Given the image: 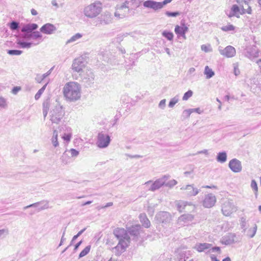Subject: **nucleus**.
<instances>
[{
	"label": "nucleus",
	"instance_id": "1",
	"mask_svg": "<svg viewBox=\"0 0 261 261\" xmlns=\"http://www.w3.org/2000/svg\"><path fill=\"white\" fill-rule=\"evenodd\" d=\"M81 88L76 82H70L66 83L63 88V94L66 99L74 101L79 99L81 96Z\"/></svg>",
	"mask_w": 261,
	"mask_h": 261
},
{
	"label": "nucleus",
	"instance_id": "2",
	"mask_svg": "<svg viewBox=\"0 0 261 261\" xmlns=\"http://www.w3.org/2000/svg\"><path fill=\"white\" fill-rule=\"evenodd\" d=\"M141 1L140 0H125V2L117 6L115 16L122 18L127 15L130 9H133L139 7Z\"/></svg>",
	"mask_w": 261,
	"mask_h": 261
},
{
	"label": "nucleus",
	"instance_id": "3",
	"mask_svg": "<svg viewBox=\"0 0 261 261\" xmlns=\"http://www.w3.org/2000/svg\"><path fill=\"white\" fill-rule=\"evenodd\" d=\"M102 10V4L99 1L86 5L84 7L83 13L88 18L92 19L98 16Z\"/></svg>",
	"mask_w": 261,
	"mask_h": 261
},
{
	"label": "nucleus",
	"instance_id": "4",
	"mask_svg": "<svg viewBox=\"0 0 261 261\" xmlns=\"http://www.w3.org/2000/svg\"><path fill=\"white\" fill-rule=\"evenodd\" d=\"M64 115L62 107L57 102L50 111L49 119L53 123L58 124L61 121Z\"/></svg>",
	"mask_w": 261,
	"mask_h": 261
},
{
	"label": "nucleus",
	"instance_id": "5",
	"mask_svg": "<svg viewBox=\"0 0 261 261\" xmlns=\"http://www.w3.org/2000/svg\"><path fill=\"white\" fill-rule=\"evenodd\" d=\"M237 210L232 200L229 199H223L221 205V211L225 216H229Z\"/></svg>",
	"mask_w": 261,
	"mask_h": 261
},
{
	"label": "nucleus",
	"instance_id": "6",
	"mask_svg": "<svg viewBox=\"0 0 261 261\" xmlns=\"http://www.w3.org/2000/svg\"><path fill=\"white\" fill-rule=\"evenodd\" d=\"M38 27L36 23H27L23 24L21 28V32L22 34H19V36L25 39H29L30 34H31L34 31H35Z\"/></svg>",
	"mask_w": 261,
	"mask_h": 261
},
{
	"label": "nucleus",
	"instance_id": "7",
	"mask_svg": "<svg viewBox=\"0 0 261 261\" xmlns=\"http://www.w3.org/2000/svg\"><path fill=\"white\" fill-rule=\"evenodd\" d=\"M111 142L110 136L103 132L99 133L97 135L96 145L100 148H105L107 147Z\"/></svg>",
	"mask_w": 261,
	"mask_h": 261
},
{
	"label": "nucleus",
	"instance_id": "8",
	"mask_svg": "<svg viewBox=\"0 0 261 261\" xmlns=\"http://www.w3.org/2000/svg\"><path fill=\"white\" fill-rule=\"evenodd\" d=\"M186 247H180L175 251L176 259L177 261H186L191 256L192 253L190 250H186Z\"/></svg>",
	"mask_w": 261,
	"mask_h": 261
},
{
	"label": "nucleus",
	"instance_id": "9",
	"mask_svg": "<svg viewBox=\"0 0 261 261\" xmlns=\"http://www.w3.org/2000/svg\"><path fill=\"white\" fill-rule=\"evenodd\" d=\"M86 68L87 67H86L83 58L79 57L73 60L72 64V69L74 72H76L80 74V73H83Z\"/></svg>",
	"mask_w": 261,
	"mask_h": 261
},
{
	"label": "nucleus",
	"instance_id": "10",
	"mask_svg": "<svg viewBox=\"0 0 261 261\" xmlns=\"http://www.w3.org/2000/svg\"><path fill=\"white\" fill-rule=\"evenodd\" d=\"M216 202V197L212 193H208L204 195L201 201L202 206L205 208H211L214 206Z\"/></svg>",
	"mask_w": 261,
	"mask_h": 261
},
{
	"label": "nucleus",
	"instance_id": "11",
	"mask_svg": "<svg viewBox=\"0 0 261 261\" xmlns=\"http://www.w3.org/2000/svg\"><path fill=\"white\" fill-rule=\"evenodd\" d=\"M112 17L111 14L108 11H105L96 19V25H107L112 22Z\"/></svg>",
	"mask_w": 261,
	"mask_h": 261
},
{
	"label": "nucleus",
	"instance_id": "12",
	"mask_svg": "<svg viewBox=\"0 0 261 261\" xmlns=\"http://www.w3.org/2000/svg\"><path fill=\"white\" fill-rule=\"evenodd\" d=\"M169 178V175H164L162 177L156 179L151 184L150 187L148 188V190L151 191H155L159 189L165 184L166 181Z\"/></svg>",
	"mask_w": 261,
	"mask_h": 261
},
{
	"label": "nucleus",
	"instance_id": "13",
	"mask_svg": "<svg viewBox=\"0 0 261 261\" xmlns=\"http://www.w3.org/2000/svg\"><path fill=\"white\" fill-rule=\"evenodd\" d=\"M219 51L222 56L226 58L233 57L236 54L235 48L231 45L227 46L224 48L219 47Z\"/></svg>",
	"mask_w": 261,
	"mask_h": 261
},
{
	"label": "nucleus",
	"instance_id": "14",
	"mask_svg": "<svg viewBox=\"0 0 261 261\" xmlns=\"http://www.w3.org/2000/svg\"><path fill=\"white\" fill-rule=\"evenodd\" d=\"M113 234L119 241H128L130 242V238L124 228H117L113 231Z\"/></svg>",
	"mask_w": 261,
	"mask_h": 261
},
{
	"label": "nucleus",
	"instance_id": "15",
	"mask_svg": "<svg viewBox=\"0 0 261 261\" xmlns=\"http://www.w3.org/2000/svg\"><path fill=\"white\" fill-rule=\"evenodd\" d=\"M250 0H237V2L241 8L242 14H252V9L249 5Z\"/></svg>",
	"mask_w": 261,
	"mask_h": 261
},
{
	"label": "nucleus",
	"instance_id": "16",
	"mask_svg": "<svg viewBox=\"0 0 261 261\" xmlns=\"http://www.w3.org/2000/svg\"><path fill=\"white\" fill-rule=\"evenodd\" d=\"M129 243L128 241H119L117 245L113 248L114 252L117 255H120L125 251Z\"/></svg>",
	"mask_w": 261,
	"mask_h": 261
},
{
	"label": "nucleus",
	"instance_id": "17",
	"mask_svg": "<svg viewBox=\"0 0 261 261\" xmlns=\"http://www.w3.org/2000/svg\"><path fill=\"white\" fill-rule=\"evenodd\" d=\"M228 166L232 171L238 173L242 171L241 162L237 159H233L229 161Z\"/></svg>",
	"mask_w": 261,
	"mask_h": 261
},
{
	"label": "nucleus",
	"instance_id": "18",
	"mask_svg": "<svg viewBox=\"0 0 261 261\" xmlns=\"http://www.w3.org/2000/svg\"><path fill=\"white\" fill-rule=\"evenodd\" d=\"M156 220L162 223H168L170 222L171 217L170 214L167 212H160L155 216Z\"/></svg>",
	"mask_w": 261,
	"mask_h": 261
},
{
	"label": "nucleus",
	"instance_id": "19",
	"mask_svg": "<svg viewBox=\"0 0 261 261\" xmlns=\"http://www.w3.org/2000/svg\"><path fill=\"white\" fill-rule=\"evenodd\" d=\"M180 190L186 191V194L188 196H195L199 193V190L194 187V185H188L182 186L180 188Z\"/></svg>",
	"mask_w": 261,
	"mask_h": 261
},
{
	"label": "nucleus",
	"instance_id": "20",
	"mask_svg": "<svg viewBox=\"0 0 261 261\" xmlns=\"http://www.w3.org/2000/svg\"><path fill=\"white\" fill-rule=\"evenodd\" d=\"M143 6L145 8H151L154 11L161 9L164 7L162 2H158L150 0L145 1L143 3Z\"/></svg>",
	"mask_w": 261,
	"mask_h": 261
},
{
	"label": "nucleus",
	"instance_id": "21",
	"mask_svg": "<svg viewBox=\"0 0 261 261\" xmlns=\"http://www.w3.org/2000/svg\"><path fill=\"white\" fill-rule=\"evenodd\" d=\"M143 6L145 8H151L154 11L161 9L164 7L162 2H158L150 0L145 1L143 3Z\"/></svg>",
	"mask_w": 261,
	"mask_h": 261
},
{
	"label": "nucleus",
	"instance_id": "22",
	"mask_svg": "<svg viewBox=\"0 0 261 261\" xmlns=\"http://www.w3.org/2000/svg\"><path fill=\"white\" fill-rule=\"evenodd\" d=\"M57 30L56 27L53 24L47 23L44 24L40 29V31L43 34L51 35L54 34Z\"/></svg>",
	"mask_w": 261,
	"mask_h": 261
},
{
	"label": "nucleus",
	"instance_id": "23",
	"mask_svg": "<svg viewBox=\"0 0 261 261\" xmlns=\"http://www.w3.org/2000/svg\"><path fill=\"white\" fill-rule=\"evenodd\" d=\"M245 55L248 58L252 60L258 56V51L256 46L247 47L246 49Z\"/></svg>",
	"mask_w": 261,
	"mask_h": 261
},
{
	"label": "nucleus",
	"instance_id": "24",
	"mask_svg": "<svg viewBox=\"0 0 261 261\" xmlns=\"http://www.w3.org/2000/svg\"><path fill=\"white\" fill-rule=\"evenodd\" d=\"M193 219L194 217L191 214H184L178 218L177 223L180 225H185L189 222H191Z\"/></svg>",
	"mask_w": 261,
	"mask_h": 261
},
{
	"label": "nucleus",
	"instance_id": "25",
	"mask_svg": "<svg viewBox=\"0 0 261 261\" xmlns=\"http://www.w3.org/2000/svg\"><path fill=\"white\" fill-rule=\"evenodd\" d=\"M188 31V28L185 24H181L180 26L177 25L175 28V33L178 35L183 37L186 39V33Z\"/></svg>",
	"mask_w": 261,
	"mask_h": 261
},
{
	"label": "nucleus",
	"instance_id": "26",
	"mask_svg": "<svg viewBox=\"0 0 261 261\" xmlns=\"http://www.w3.org/2000/svg\"><path fill=\"white\" fill-rule=\"evenodd\" d=\"M39 205H40V207L39 208V211L47 209V208H49L48 201L43 200V201L36 202V203L31 204L29 205L26 206L24 207L23 208L25 210V209L28 208L29 207H38Z\"/></svg>",
	"mask_w": 261,
	"mask_h": 261
},
{
	"label": "nucleus",
	"instance_id": "27",
	"mask_svg": "<svg viewBox=\"0 0 261 261\" xmlns=\"http://www.w3.org/2000/svg\"><path fill=\"white\" fill-rule=\"evenodd\" d=\"M80 75L83 80L89 82L93 81L94 79V75L93 72L91 69H88L87 68L83 73H80Z\"/></svg>",
	"mask_w": 261,
	"mask_h": 261
},
{
	"label": "nucleus",
	"instance_id": "28",
	"mask_svg": "<svg viewBox=\"0 0 261 261\" xmlns=\"http://www.w3.org/2000/svg\"><path fill=\"white\" fill-rule=\"evenodd\" d=\"M241 13V8L239 5H233L231 7V11L229 14L228 15L229 17L232 16H236L237 18L240 17V15H243Z\"/></svg>",
	"mask_w": 261,
	"mask_h": 261
},
{
	"label": "nucleus",
	"instance_id": "29",
	"mask_svg": "<svg viewBox=\"0 0 261 261\" xmlns=\"http://www.w3.org/2000/svg\"><path fill=\"white\" fill-rule=\"evenodd\" d=\"M212 244L206 243H197L195 245L194 248L198 252H201L208 250L211 248Z\"/></svg>",
	"mask_w": 261,
	"mask_h": 261
},
{
	"label": "nucleus",
	"instance_id": "30",
	"mask_svg": "<svg viewBox=\"0 0 261 261\" xmlns=\"http://www.w3.org/2000/svg\"><path fill=\"white\" fill-rule=\"evenodd\" d=\"M140 229L141 226L140 225H136L129 227L128 228V231L130 234L137 236L139 234Z\"/></svg>",
	"mask_w": 261,
	"mask_h": 261
},
{
	"label": "nucleus",
	"instance_id": "31",
	"mask_svg": "<svg viewBox=\"0 0 261 261\" xmlns=\"http://www.w3.org/2000/svg\"><path fill=\"white\" fill-rule=\"evenodd\" d=\"M139 218L142 225L146 228L150 227V223L148 219L147 218L145 214H141L139 216Z\"/></svg>",
	"mask_w": 261,
	"mask_h": 261
},
{
	"label": "nucleus",
	"instance_id": "32",
	"mask_svg": "<svg viewBox=\"0 0 261 261\" xmlns=\"http://www.w3.org/2000/svg\"><path fill=\"white\" fill-rule=\"evenodd\" d=\"M176 205L178 210L181 212L188 205H192L191 202H188L185 201H177L175 202Z\"/></svg>",
	"mask_w": 261,
	"mask_h": 261
},
{
	"label": "nucleus",
	"instance_id": "33",
	"mask_svg": "<svg viewBox=\"0 0 261 261\" xmlns=\"http://www.w3.org/2000/svg\"><path fill=\"white\" fill-rule=\"evenodd\" d=\"M42 35L40 32L34 31L31 34H30L29 36V39L28 40H40V41H39L38 42L40 43L42 41Z\"/></svg>",
	"mask_w": 261,
	"mask_h": 261
},
{
	"label": "nucleus",
	"instance_id": "34",
	"mask_svg": "<svg viewBox=\"0 0 261 261\" xmlns=\"http://www.w3.org/2000/svg\"><path fill=\"white\" fill-rule=\"evenodd\" d=\"M240 224L241 228L243 229L242 232H245L249 226L248 221L245 217H242L240 218Z\"/></svg>",
	"mask_w": 261,
	"mask_h": 261
},
{
	"label": "nucleus",
	"instance_id": "35",
	"mask_svg": "<svg viewBox=\"0 0 261 261\" xmlns=\"http://www.w3.org/2000/svg\"><path fill=\"white\" fill-rule=\"evenodd\" d=\"M83 37V35L81 33H76L73 36H72L70 39L67 40L66 42V44H68L71 43H73L76 42L77 40L80 39Z\"/></svg>",
	"mask_w": 261,
	"mask_h": 261
},
{
	"label": "nucleus",
	"instance_id": "36",
	"mask_svg": "<svg viewBox=\"0 0 261 261\" xmlns=\"http://www.w3.org/2000/svg\"><path fill=\"white\" fill-rule=\"evenodd\" d=\"M227 154L225 151L221 152L218 153L217 156V161L221 163H223L226 161Z\"/></svg>",
	"mask_w": 261,
	"mask_h": 261
},
{
	"label": "nucleus",
	"instance_id": "37",
	"mask_svg": "<svg viewBox=\"0 0 261 261\" xmlns=\"http://www.w3.org/2000/svg\"><path fill=\"white\" fill-rule=\"evenodd\" d=\"M233 237L234 236L232 234L225 236L222 238V243L225 245L230 244L234 241Z\"/></svg>",
	"mask_w": 261,
	"mask_h": 261
},
{
	"label": "nucleus",
	"instance_id": "38",
	"mask_svg": "<svg viewBox=\"0 0 261 261\" xmlns=\"http://www.w3.org/2000/svg\"><path fill=\"white\" fill-rule=\"evenodd\" d=\"M17 44L20 45V46L22 48H30L32 45H36L39 44V42H37V43H34L32 42H27L21 41H19L17 42Z\"/></svg>",
	"mask_w": 261,
	"mask_h": 261
},
{
	"label": "nucleus",
	"instance_id": "39",
	"mask_svg": "<svg viewBox=\"0 0 261 261\" xmlns=\"http://www.w3.org/2000/svg\"><path fill=\"white\" fill-rule=\"evenodd\" d=\"M204 74L206 75V78L209 79L214 75L215 73L208 66H206L204 68Z\"/></svg>",
	"mask_w": 261,
	"mask_h": 261
},
{
	"label": "nucleus",
	"instance_id": "40",
	"mask_svg": "<svg viewBox=\"0 0 261 261\" xmlns=\"http://www.w3.org/2000/svg\"><path fill=\"white\" fill-rule=\"evenodd\" d=\"M43 106V114L44 117L45 118L47 116L48 110L49 107V101L48 99L45 100L42 104Z\"/></svg>",
	"mask_w": 261,
	"mask_h": 261
},
{
	"label": "nucleus",
	"instance_id": "41",
	"mask_svg": "<svg viewBox=\"0 0 261 261\" xmlns=\"http://www.w3.org/2000/svg\"><path fill=\"white\" fill-rule=\"evenodd\" d=\"M51 143L55 147L59 146V142L58 141V132L57 130H54L53 132V136L51 138Z\"/></svg>",
	"mask_w": 261,
	"mask_h": 261
},
{
	"label": "nucleus",
	"instance_id": "42",
	"mask_svg": "<svg viewBox=\"0 0 261 261\" xmlns=\"http://www.w3.org/2000/svg\"><path fill=\"white\" fill-rule=\"evenodd\" d=\"M256 230H257V225H256V224H254L253 228H251L249 229L247 231V235L250 238H252L255 236V234L256 232Z\"/></svg>",
	"mask_w": 261,
	"mask_h": 261
},
{
	"label": "nucleus",
	"instance_id": "43",
	"mask_svg": "<svg viewBox=\"0 0 261 261\" xmlns=\"http://www.w3.org/2000/svg\"><path fill=\"white\" fill-rule=\"evenodd\" d=\"M221 29L224 32H229L233 31L235 29V27L232 24H229L227 25L222 27Z\"/></svg>",
	"mask_w": 261,
	"mask_h": 261
},
{
	"label": "nucleus",
	"instance_id": "44",
	"mask_svg": "<svg viewBox=\"0 0 261 261\" xmlns=\"http://www.w3.org/2000/svg\"><path fill=\"white\" fill-rule=\"evenodd\" d=\"M91 248L90 246H87L86 247L84 250H83L79 254V258H81L85 255H86L90 251Z\"/></svg>",
	"mask_w": 261,
	"mask_h": 261
},
{
	"label": "nucleus",
	"instance_id": "45",
	"mask_svg": "<svg viewBox=\"0 0 261 261\" xmlns=\"http://www.w3.org/2000/svg\"><path fill=\"white\" fill-rule=\"evenodd\" d=\"M9 27L12 31L18 30L19 28V23L17 21H13L10 23Z\"/></svg>",
	"mask_w": 261,
	"mask_h": 261
},
{
	"label": "nucleus",
	"instance_id": "46",
	"mask_svg": "<svg viewBox=\"0 0 261 261\" xmlns=\"http://www.w3.org/2000/svg\"><path fill=\"white\" fill-rule=\"evenodd\" d=\"M162 35L164 37L166 38L168 40L171 41L173 40V34L172 33L167 31H164L162 33Z\"/></svg>",
	"mask_w": 261,
	"mask_h": 261
},
{
	"label": "nucleus",
	"instance_id": "47",
	"mask_svg": "<svg viewBox=\"0 0 261 261\" xmlns=\"http://www.w3.org/2000/svg\"><path fill=\"white\" fill-rule=\"evenodd\" d=\"M178 101V97L177 96H175L174 97L172 98L168 105L169 107L170 108H173L175 106V105L177 103Z\"/></svg>",
	"mask_w": 261,
	"mask_h": 261
},
{
	"label": "nucleus",
	"instance_id": "48",
	"mask_svg": "<svg viewBox=\"0 0 261 261\" xmlns=\"http://www.w3.org/2000/svg\"><path fill=\"white\" fill-rule=\"evenodd\" d=\"M8 54L12 56H18L22 53V51L20 50H8Z\"/></svg>",
	"mask_w": 261,
	"mask_h": 261
},
{
	"label": "nucleus",
	"instance_id": "49",
	"mask_svg": "<svg viewBox=\"0 0 261 261\" xmlns=\"http://www.w3.org/2000/svg\"><path fill=\"white\" fill-rule=\"evenodd\" d=\"M7 106L6 99L3 97H0V108L2 109H6Z\"/></svg>",
	"mask_w": 261,
	"mask_h": 261
},
{
	"label": "nucleus",
	"instance_id": "50",
	"mask_svg": "<svg viewBox=\"0 0 261 261\" xmlns=\"http://www.w3.org/2000/svg\"><path fill=\"white\" fill-rule=\"evenodd\" d=\"M9 234V230L7 228L0 229V239L5 238Z\"/></svg>",
	"mask_w": 261,
	"mask_h": 261
},
{
	"label": "nucleus",
	"instance_id": "51",
	"mask_svg": "<svg viewBox=\"0 0 261 261\" xmlns=\"http://www.w3.org/2000/svg\"><path fill=\"white\" fill-rule=\"evenodd\" d=\"M193 95V92L191 90H189L187 92H186L184 96L182 97V100H188L190 97H191Z\"/></svg>",
	"mask_w": 261,
	"mask_h": 261
},
{
	"label": "nucleus",
	"instance_id": "52",
	"mask_svg": "<svg viewBox=\"0 0 261 261\" xmlns=\"http://www.w3.org/2000/svg\"><path fill=\"white\" fill-rule=\"evenodd\" d=\"M251 187L252 190L254 191L255 193H256L258 191L257 185L256 181L254 179L251 180Z\"/></svg>",
	"mask_w": 261,
	"mask_h": 261
},
{
	"label": "nucleus",
	"instance_id": "53",
	"mask_svg": "<svg viewBox=\"0 0 261 261\" xmlns=\"http://www.w3.org/2000/svg\"><path fill=\"white\" fill-rule=\"evenodd\" d=\"M201 49L202 51H204L205 53H208L212 51V48L210 45H206L203 44L201 46Z\"/></svg>",
	"mask_w": 261,
	"mask_h": 261
},
{
	"label": "nucleus",
	"instance_id": "54",
	"mask_svg": "<svg viewBox=\"0 0 261 261\" xmlns=\"http://www.w3.org/2000/svg\"><path fill=\"white\" fill-rule=\"evenodd\" d=\"M165 14L168 17H176L180 15V13L178 12H169L166 11Z\"/></svg>",
	"mask_w": 261,
	"mask_h": 261
},
{
	"label": "nucleus",
	"instance_id": "55",
	"mask_svg": "<svg viewBox=\"0 0 261 261\" xmlns=\"http://www.w3.org/2000/svg\"><path fill=\"white\" fill-rule=\"evenodd\" d=\"M192 114L191 109L185 110L182 112V116L185 118H188Z\"/></svg>",
	"mask_w": 261,
	"mask_h": 261
},
{
	"label": "nucleus",
	"instance_id": "56",
	"mask_svg": "<svg viewBox=\"0 0 261 261\" xmlns=\"http://www.w3.org/2000/svg\"><path fill=\"white\" fill-rule=\"evenodd\" d=\"M177 182L176 180L172 179V180L169 181L167 183L165 182V184L164 185H165L166 187L171 188V187H173L174 186L176 185L177 184Z\"/></svg>",
	"mask_w": 261,
	"mask_h": 261
},
{
	"label": "nucleus",
	"instance_id": "57",
	"mask_svg": "<svg viewBox=\"0 0 261 261\" xmlns=\"http://www.w3.org/2000/svg\"><path fill=\"white\" fill-rule=\"evenodd\" d=\"M71 138V134H64L62 138L66 142H69Z\"/></svg>",
	"mask_w": 261,
	"mask_h": 261
},
{
	"label": "nucleus",
	"instance_id": "58",
	"mask_svg": "<svg viewBox=\"0 0 261 261\" xmlns=\"http://www.w3.org/2000/svg\"><path fill=\"white\" fill-rule=\"evenodd\" d=\"M209 252H218L219 253H220V248L219 247H213L211 246V248L209 249Z\"/></svg>",
	"mask_w": 261,
	"mask_h": 261
},
{
	"label": "nucleus",
	"instance_id": "59",
	"mask_svg": "<svg viewBox=\"0 0 261 261\" xmlns=\"http://www.w3.org/2000/svg\"><path fill=\"white\" fill-rule=\"evenodd\" d=\"M166 100L165 99L161 100L159 104V107L160 109L164 110L166 107Z\"/></svg>",
	"mask_w": 261,
	"mask_h": 261
},
{
	"label": "nucleus",
	"instance_id": "60",
	"mask_svg": "<svg viewBox=\"0 0 261 261\" xmlns=\"http://www.w3.org/2000/svg\"><path fill=\"white\" fill-rule=\"evenodd\" d=\"M35 81L38 83H41L43 81L41 74H37L35 77Z\"/></svg>",
	"mask_w": 261,
	"mask_h": 261
},
{
	"label": "nucleus",
	"instance_id": "61",
	"mask_svg": "<svg viewBox=\"0 0 261 261\" xmlns=\"http://www.w3.org/2000/svg\"><path fill=\"white\" fill-rule=\"evenodd\" d=\"M134 33H125L123 35H122L121 36H120L119 37H118V40H120V41H121L123 37H127L128 35H130L132 37H134Z\"/></svg>",
	"mask_w": 261,
	"mask_h": 261
},
{
	"label": "nucleus",
	"instance_id": "62",
	"mask_svg": "<svg viewBox=\"0 0 261 261\" xmlns=\"http://www.w3.org/2000/svg\"><path fill=\"white\" fill-rule=\"evenodd\" d=\"M70 152L72 157L77 156L79 154V152L78 151L73 148L70 150Z\"/></svg>",
	"mask_w": 261,
	"mask_h": 261
},
{
	"label": "nucleus",
	"instance_id": "63",
	"mask_svg": "<svg viewBox=\"0 0 261 261\" xmlns=\"http://www.w3.org/2000/svg\"><path fill=\"white\" fill-rule=\"evenodd\" d=\"M42 90L40 89L37 92V93L35 95V98L36 100H38L41 96V94L43 93Z\"/></svg>",
	"mask_w": 261,
	"mask_h": 261
},
{
	"label": "nucleus",
	"instance_id": "64",
	"mask_svg": "<svg viewBox=\"0 0 261 261\" xmlns=\"http://www.w3.org/2000/svg\"><path fill=\"white\" fill-rule=\"evenodd\" d=\"M191 110L192 111V113H194V112H196L198 114H200L203 112V111L202 110H201L199 108H195V109H191Z\"/></svg>",
	"mask_w": 261,
	"mask_h": 261
}]
</instances>
